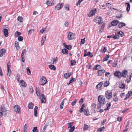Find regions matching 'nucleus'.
<instances>
[{
  "mask_svg": "<svg viewBox=\"0 0 132 132\" xmlns=\"http://www.w3.org/2000/svg\"><path fill=\"white\" fill-rule=\"evenodd\" d=\"M105 99L104 97L102 95H100L98 97V100L99 102H100L102 105L105 104L106 102L105 101Z\"/></svg>",
  "mask_w": 132,
  "mask_h": 132,
  "instance_id": "f257e3e1",
  "label": "nucleus"
},
{
  "mask_svg": "<svg viewBox=\"0 0 132 132\" xmlns=\"http://www.w3.org/2000/svg\"><path fill=\"white\" fill-rule=\"evenodd\" d=\"M32 131V132H39L37 129V127H34Z\"/></svg>",
  "mask_w": 132,
  "mask_h": 132,
  "instance_id": "09e8293b",
  "label": "nucleus"
},
{
  "mask_svg": "<svg viewBox=\"0 0 132 132\" xmlns=\"http://www.w3.org/2000/svg\"><path fill=\"white\" fill-rule=\"evenodd\" d=\"M132 95V91H128V92L126 94V97L124 99L125 100L128 99L129 98V97L130 96H131Z\"/></svg>",
  "mask_w": 132,
  "mask_h": 132,
  "instance_id": "dca6fc26",
  "label": "nucleus"
},
{
  "mask_svg": "<svg viewBox=\"0 0 132 132\" xmlns=\"http://www.w3.org/2000/svg\"><path fill=\"white\" fill-rule=\"evenodd\" d=\"M94 21L96 22V23H98L99 24L102 23L103 22V20L102 18L100 17L98 19V20L96 19H94Z\"/></svg>",
  "mask_w": 132,
  "mask_h": 132,
  "instance_id": "ddd939ff",
  "label": "nucleus"
},
{
  "mask_svg": "<svg viewBox=\"0 0 132 132\" xmlns=\"http://www.w3.org/2000/svg\"><path fill=\"white\" fill-rule=\"evenodd\" d=\"M119 87L122 89H124L126 87V85L124 83H122L121 84H119Z\"/></svg>",
  "mask_w": 132,
  "mask_h": 132,
  "instance_id": "cd10ccee",
  "label": "nucleus"
},
{
  "mask_svg": "<svg viewBox=\"0 0 132 132\" xmlns=\"http://www.w3.org/2000/svg\"><path fill=\"white\" fill-rule=\"evenodd\" d=\"M117 64V60L114 61L112 64V66L113 67H115Z\"/></svg>",
  "mask_w": 132,
  "mask_h": 132,
  "instance_id": "c03bdc74",
  "label": "nucleus"
},
{
  "mask_svg": "<svg viewBox=\"0 0 132 132\" xmlns=\"http://www.w3.org/2000/svg\"><path fill=\"white\" fill-rule=\"evenodd\" d=\"M69 23V22L66 21L64 23V25L65 27H68Z\"/></svg>",
  "mask_w": 132,
  "mask_h": 132,
  "instance_id": "052dcab7",
  "label": "nucleus"
},
{
  "mask_svg": "<svg viewBox=\"0 0 132 132\" xmlns=\"http://www.w3.org/2000/svg\"><path fill=\"white\" fill-rule=\"evenodd\" d=\"M75 34L71 32H69L67 35L68 40H70L74 39L75 38Z\"/></svg>",
  "mask_w": 132,
  "mask_h": 132,
  "instance_id": "20e7f679",
  "label": "nucleus"
},
{
  "mask_svg": "<svg viewBox=\"0 0 132 132\" xmlns=\"http://www.w3.org/2000/svg\"><path fill=\"white\" fill-rule=\"evenodd\" d=\"M101 66L100 65L97 64L95 65L93 68V70H98L100 68Z\"/></svg>",
  "mask_w": 132,
  "mask_h": 132,
  "instance_id": "bb28decb",
  "label": "nucleus"
},
{
  "mask_svg": "<svg viewBox=\"0 0 132 132\" xmlns=\"http://www.w3.org/2000/svg\"><path fill=\"white\" fill-rule=\"evenodd\" d=\"M110 57V56L109 55H106L102 60V61L104 62L107 61L109 59Z\"/></svg>",
  "mask_w": 132,
  "mask_h": 132,
  "instance_id": "2f4dec72",
  "label": "nucleus"
},
{
  "mask_svg": "<svg viewBox=\"0 0 132 132\" xmlns=\"http://www.w3.org/2000/svg\"><path fill=\"white\" fill-rule=\"evenodd\" d=\"M23 39V38L21 36H20L18 37V39L19 41H22Z\"/></svg>",
  "mask_w": 132,
  "mask_h": 132,
  "instance_id": "338daca9",
  "label": "nucleus"
},
{
  "mask_svg": "<svg viewBox=\"0 0 132 132\" xmlns=\"http://www.w3.org/2000/svg\"><path fill=\"white\" fill-rule=\"evenodd\" d=\"M21 34L20 32L16 31L15 33L14 36L15 37H17L19 36H20Z\"/></svg>",
  "mask_w": 132,
  "mask_h": 132,
  "instance_id": "e433bc0d",
  "label": "nucleus"
},
{
  "mask_svg": "<svg viewBox=\"0 0 132 132\" xmlns=\"http://www.w3.org/2000/svg\"><path fill=\"white\" fill-rule=\"evenodd\" d=\"M121 72L122 77L125 78L126 77L128 73L127 71V70H124Z\"/></svg>",
  "mask_w": 132,
  "mask_h": 132,
  "instance_id": "4468645a",
  "label": "nucleus"
},
{
  "mask_svg": "<svg viewBox=\"0 0 132 132\" xmlns=\"http://www.w3.org/2000/svg\"><path fill=\"white\" fill-rule=\"evenodd\" d=\"M46 35H45L44 37H43L42 40L41 41V45L42 46L43 45L44 43V42L46 40Z\"/></svg>",
  "mask_w": 132,
  "mask_h": 132,
  "instance_id": "5701e85b",
  "label": "nucleus"
},
{
  "mask_svg": "<svg viewBox=\"0 0 132 132\" xmlns=\"http://www.w3.org/2000/svg\"><path fill=\"white\" fill-rule=\"evenodd\" d=\"M103 84L102 82H100L96 86V88L98 89L99 90H100L101 89V87Z\"/></svg>",
  "mask_w": 132,
  "mask_h": 132,
  "instance_id": "aec40b11",
  "label": "nucleus"
},
{
  "mask_svg": "<svg viewBox=\"0 0 132 132\" xmlns=\"http://www.w3.org/2000/svg\"><path fill=\"white\" fill-rule=\"evenodd\" d=\"M96 9H95L92 10L89 13L88 16L89 17H92L95 14L96 12Z\"/></svg>",
  "mask_w": 132,
  "mask_h": 132,
  "instance_id": "f8f14e48",
  "label": "nucleus"
},
{
  "mask_svg": "<svg viewBox=\"0 0 132 132\" xmlns=\"http://www.w3.org/2000/svg\"><path fill=\"white\" fill-rule=\"evenodd\" d=\"M34 104L31 102L28 105V107L29 109H32L33 108Z\"/></svg>",
  "mask_w": 132,
  "mask_h": 132,
  "instance_id": "f704fd0d",
  "label": "nucleus"
},
{
  "mask_svg": "<svg viewBox=\"0 0 132 132\" xmlns=\"http://www.w3.org/2000/svg\"><path fill=\"white\" fill-rule=\"evenodd\" d=\"M7 76H10L11 75V71L10 69H7Z\"/></svg>",
  "mask_w": 132,
  "mask_h": 132,
  "instance_id": "a18cd8bd",
  "label": "nucleus"
},
{
  "mask_svg": "<svg viewBox=\"0 0 132 132\" xmlns=\"http://www.w3.org/2000/svg\"><path fill=\"white\" fill-rule=\"evenodd\" d=\"M106 105L107 106V107L104 109V110L106 111L109 110L110 109V106H111V104L110 103H108L106 104Z\"/></svg>",
  "mask_w": 132,
  "mask_h": 132,
  "instance_id": "c9c22d12",
  "label": "nucleus"
},
{
  "mask_svg": "<svg viewBox=\"0 0 132 132\" xmlns=\"http://www.w3.org/2000/svg\"><path fill=\"white\" fill-rule=\"evenodd\" d=\"M20 106L18 105H16L14 107V111L16 112V113H20Z\"/></svg>",
  "mask_w": 132,
  "mask_h": 132,
  "instance_id": "6e6552de",
  "label": "nucleus"
},
{
  "mask_svg": "<svg viewBox=\"0 0 132 132\" xmlns=\"http://www.w3.org/2000/svg\"><path fill=\"white\" fill-rule=\"evenodd\" d=\"M64 4L60 3L57 4L55 7V9L56 10H59L62 8L63 5Z\"/></svg>",
  "mask_w": 132,
  "mask_h": 132,
  "instance_id": "423d86ee",
  "label": "nucleus"
},
{
  "mask_svg": "<svg viewBox=\"0 0 132 132\" xmlns=\"http://www.w3.org/2000/svg\"><path fill=\"white\" fill-rule=\"evenodd\" d=\"M11 63L10 61L8 62L7 64V69H10L11 67Z\"/></svg>",
  "mask_w": 132,
  "mask_h": 132,
  "instance_id": "8fccbe9b",
  "label": "nucleus"
},
{
  "mask_svg": "<svg viewBox=\"0 0 132 132\" xmlns=\"http://www.w3.org/2000/svg\"><path fill=\"white\" fill-rule=\"evenodd\" d=\"M102 104L101 103L99 102V103L97 104V109H99L101 107V106H102Z\"/></svg>",
  "mask_w": 132,
  "mask_h": 132,
  "instance_id": "4d7b16f0",
  "label": "nucleus"
},
{
  "mask_svg": "<svg viewBox=\"0 0 132 132\" xmlns=\"http://www.w3.org/2000/svg\"><path fill=\"white\" fill-rule=\"evenodd\" d=\"M112 36V38L114 39H118L119 37V35L117 34H116L115 35L113 34Z\"/></svg>",
  "mask_w": 132,
  "mask_h": 132,
  "instance_id": "473e14b6",
  "label": "nucleus"
},
{
  "mask_svg": "<svg viewBox=\"0 0 132 132\" xmlns=\"http://www.w3.org/2000/svg\"><path fill=\"white\" fill-rule=\"evenodd\" d=\"M71 74V72H69L68 73H65L64 75V77L65 79H67L70 77Z\"/></svg>",
  "mask_w": 132,
  "mask_h": 132,
  "instance_id": "393cba45",
  "label": "nucleus"
},
{
  "mask_svg": "<svg viewBox=\"0 0 132 132\" xmlns=\"http://www.w3.org/2000/svg\"><path fill=\"white\" fill-rule=\"evenodd\" d=\"M26 50L25 49H23L22 51L21 54L22 60L23 62H25V55L26 54Z\"/></svg>",
  "mask_w": 132,
  "mask_h": 132,
  "instance_id": "39448f33",
  "label": "nucleus"
},
{
  "mask_svg": "<svg viewBox=\"0 0 132 132\" xmlns=\"http://www.w3.org/2000/svg\"><path fill=\"white\" fill-rule=\"evenodd\" d=\"M49 68L51 70H55L56 69V68L53 65H49Z\"/></svg>",
  "mask_w": 132,
  "mask_h": 132,
  "instance_id": "4c0bfd02",
  "label": "nucleus"
},
{
  "mask_svg": "<svg viewBox=\"0 0 132 132\" xmlns=\"http://www.w3.org/2000/svg\"><path fill=\"white\" fill-rule=\"evenodd\" d=\"M110 83L109 81H106L104 84V86L105 87H106L109 85Z\"/></svg>",
  "mask_w": 132,
  "mask_h": 132,
  "instance_id": "ea45409f",
  "label": "nucleus"
},
{
  "mask_svg": "<svg viewBox=\"0 0 132 132\" xmlns=\"http://www.w3.org/2000/svg\"><path fill=\"white\" fill-rule=\"evenodd\" d=\"M23 19V18L21 16H19L18 17L17 20L18 21H19L20 22H22Z\"/></svg>",
  "mask_w": 132,
  "mask_h": 132,
  "instance_id": "49530a36",
  "label": "nucleus"
},
{
  "mask_svg": "<svg viewBox=\"0 0 132 132\" xmlns=\"http://www.w3.org/2000/svg\"><path fill=\"white\" fill-rule=\"evenodd\" d=\"M19 84L23 87H24L26 86L27 84L23 80L20 81L19 82Z\"/></svg>",
  "mask_w": 132,
  "mask_h": 132,
  "instance_id": "f3484780",
  "label": "nucleus"
},
{
  "mask_svg": "<svg viewBox=\"0 0 132 132\" xmlns=\"http://www.w3.org/2000/svg\"><path fill=\"white\" fill-rule=\"evenodd\" d=\"M88 125L85 124L84 125V127L83 128V129L84 130H88Z\"/></svg>",
  "mask_w": 132,
  "mask_h": 132,
  "instance_id": "37998d69",
  "label": "nucleus"
},
{
  "mask_svg": "<svg viewBox=\"0 0 132 132\" xmlns=\"http://www.w3.org/2000/svg\"><path fill=\"white\" fill-rule=\"evenodd\" d=\"M104 129L105 127H104L100 128L98 129L96 132H101L102 131L104 130Z\"/></svg>",
  "mask_w": 132,
  "mask_h": 132,
  "instance_id": "58836bf2",
  "label": "nucleus"
},
{
  "mask_svg": "<svg viewBox=\"0 0 132 132\" xmlns=\"http://www.w3.org/2000/svg\"><path fill=\"white\" fill-rule=\"evenodd\" d=\"M83 100H84L83 98H81L80 99V100L79 101V103L80 104H81L83 102Z\"/></svg>",
  "mask_w": 132,
  "mask_h": 132,
  "instance_id": "774afa93",
  "label": "nucleus"
},
{
  "mask_svg": "<svg viewBox=\"0 0 132 132\" xmlns=\"http://www.w3.org/2000/svg\"><path fill=\"white\" fill-rule=\"evenodd\" d=\"M39 88L37 87L36 88V91L37 95L39 98H40V93L39 92Z\"/></svg>",
  "mask_w": 132,
  "mask_h": 132,
  "instance_id": "4be33fe9",
  "label": "nucleus"
},
{
  "mask_svg": "<svg viewBox=\"0 0 132 132\" xmlns=\"http://www.w3.org/2000/svg\"><path fill=\"white\" fill-rule=\"evenodd\" d=\"M6 52V51L5 49H1L0 51V57H1L4 55Z\"/></svg>",
  "mask_w": 132,
  "mask_h": 132,
  "instance_id": "2eb2a0df",
  "label": "nucleus"
},
{
  "mask_svg": "<svg viewBox=\"0 0 132 132\" xmlns=\"http://www.w3.org/2000/svg\"><path fill=\"white\" fill-rule=\"evenodd\" d=\"M68 51L66 49H63L62 50V52L64 54H67L68 53Z\"/></svg>",
  "mask_w": 132,
  "mask_h": 132,
  "instance_id": "72a5a7b5",
  "label": "nucleus"
},
{
  "mask_svg": "<svg viewBox=\"0 0 132 132\" xmlns=\"http://www.w3.org/2000/svg\"><path fill=\"white\" fill-rule=\"evenodd\" d=\"M27 125L26 124L24 125V129H23L24 131V132H26L25 131L27 129Z\"/></svg>",
  "mask_w": 132,
  "mask_h": 132,
  "instance_id": "0e129e2a",
  "label": "nucleus"
},
{
  "mask_svg": "<svg viewBox=\"0 0 132 132\" xmlns=\"http://www.w3.org/2000/svg\"><path fill=\"white\" fill-rule=\"evenodd\" d=\"M87 53L88 54V56L90 57H93V54L90 52H89Z\"/></svg>",
  "mask_w": 132,
  "mask_h": 132,
  "instance_id": "6e6d98bb",
  "label": "nucleus"
},
{
  "mask_svg": "<svg viewBox=\"0 0 132 132\" xmlns=\"http://www.w3.org/2000/svg\"><path fill=\"white\" fill-rule=\"evenodd\" d=\"M0 116H6L7 113L6 112L7 110L5 109V107L4 106H2L0 109Z\"/></svg>",
  "mask_w": 132,
  "mask_h": 132,
  "instance_id": "f03ea898",
  "label": "nucleus"
},
{
  "mask_svg": "<svg viewBox=\"0 0 132 132\" xmlns=\"http://www.w3.org/2000/svg\"><path fill=\"white\" fill-rule=\"evenodd\" d=\"M105 72V70L104 69H102L98 70L97 72L98 76H101L103 75Z\"/></svg>",
  "mask_w": 132,
  "mask_h": 132,
  "instance_id": "a211bd4d",
  "label": "nucleus"
},
{
  "mask_svg": "<svg viewBox=\"0 0 132 132\" xmlns=\"http://www.w3.org/2000/svg\"><path fill=\"white\" fill-rule=\"evenodd\" d=\"M76 61L74 60L71 61V66L74 65L76 64Z\"/></svg>",
  "mask_w": 132,
  "mask_h": 132,
  "instance_id": "a19ab883",
  "label": "nucleus"
},
{
  "mask_svg": "<svg viewBox=\"0 0 132 132\" xmlns=\"http://www.w3.org/2000/svg\"><path fill=\"white\" fill-rule=\"evenodd\" d=\"M70 129L69 130V132H72L75 129V127L74 126H73L72 127L70 128Z\"/></svg>",
  "mask_w": 132,
  "mask_h": 132,
  "instance_id": "de8ad7c7",
  "label": "nucleus"
},
{
  "mask_svg": "<svg viewBox=\"0 0 132 132\" xmlns=\"http://www.w3.org/2000/svg\"><path fill=\"white\" fill-rule=\"evenodd\" d=\"M112 94L110 90L105 91V96L107 99H109L112 97Z\"/></svg>",
  "mask_w": 132,
  "mask_h": 132,
  "instance_id": "7ed1b4c3",
  "label": "nucleus"
},
{
  "mask_svg": "<svg viewBox=\"0 0 132 132\" xmlns=\"http://www.w3.org/2000/svg\"><path fill=\"white\" fill-rule=\"evenodd\" d=\"M42 80L40 83V85H44L46 84L47 81L45 77L42 76Z\"/></svg>",
  "mask_w": 132,
  "mask_h": 132,
  "instance_id": "0eeeda50",
  "label": "nucleus"
},
{
  "mask_svg": "<svg viewBox=\"0 0 132 132\" xmlns=\"http://www.w3.org/2000/svg\"><path fill=\"white\" fill-rule=\"evenodd\" d=\"M113 100L115 102H117L118 100V98L117 97H114Z\"/></svg>",
  "mask_w": 132,
  "mask_h": 132,
  "instance_id": "e2e57ef3",
  "label": "nucleus"
},
{
  "mask_svg": "<svg viewBox=\"0 0 132 132\" xmlns=\"http://www.w3.org/2000/svg\"><path fill=\"white\" fill-rule=\"evenodd\" d=\"M119 23V21L118 20H114L112 21L111 23L109 24V27H111L112 26H116Z\"/></svg>",
  "mask_w": 132,
  "mask_h": 132,
  "instance_id": "1a4fd4ad",
  "label": "nucleus"
},
{
  "mask_svg": "<svg viewBox=\"0 0 132 132\" xmlns=\"http://www.w3.org/2000/svg\"><path fill=\"white\" fill-rule=\"evenodd\" d=\"M64 7L65 10L67 11H68L69 10V8L68 5H65Z\"/></svg>",
  "mask_w": 132,
  "mask_h": 132,
  "instance_id": "69168bd1",
  "label": "nucleus"
},
{
  "mask_svg": "<svg viewBox=\"0 0 132 132\" xmlns=\"http://www.w3.org/2000/svg\"><path fill=\"white\" fill-rule=\"evenodd\" d=\"M106 119H105L103 121H102L101 122V126H102L104 124L105 122H106Z\"/></svg>",
  "mask_w": 132,
  "mask_h": 132,
  "instance_id": "680f3d73",
  "label": "nucleus"
},
{
  "mask_svg": "<svg viewBox=\"0 0 132 132\" xmlns=\"http://www.w3.org/2000/svg\"><path fill=\"white\" fill-rule=\"evenodd\" d=\"M3 29V31L4 33V35L5 37H7L8 36V31L7 29L4 28Z\"/></svg>",
  "mask_w": 132,
  "mask_h": 132,
  "instance_id": "6ab92c4d",
  "label": "nucleus"
},
{
  "mask_svg": "<svg viewBox=\"0 0 132 132\" xmlns=\"http://www.w3.org/2000/svg\"><path fill=\"white\" fill-rule=\"evenodd\" d=\"M85 106V105L84 104H83L79 110V112L80 113H82L84 111V108Z\"/></svg>",
  "mask_w": 132,
  "mask_h": 132,
  "instance_id": "c756f323",
  "label": "nucleus"
},
{
  "mask_svg": "<svg viewBox=\"0 0 132 132\" xmlns=\"http://www.w3.org/2000/svg\"><path fill=\"white\" fill-rule=\"evenodd\" d=\"M84 113L85 115L87 116H89L90 114L89 111L87 109L84 110Z\"/></svg>",
  "mask_w": 132,
  "mask_h": 132,
  "instance_id": "b1692460",
  "label": "nucleus"
},
{
  "mask_svg": "<svg viewBox=\"0 0 132 132\" xmlns=\"http://www.w3.org/2000/svg\"><path fill=\"white\" fill-rule=\"evenodd\" d=\"M118 34H119L121 37L123 36L124 34L122 31H120L118 32Z\"/></svg>",
  "mask_w": 132,
  "mask_h": 132,
  "instance_id": "5fc2aeb1",
  "label": "nucleus"
},
{
  "mask_svg": "<svg viewBox=\"0 0 132 132\" xmlns=\"http://www.w3.org/2000/svg\"><path fill=\"white\" fill-rule=\"evenodd\" d=\"M38 108L37 106H35L34 109V116L35 117L37 116V110L38 109Z\"/></svg>",
  "mask_w": 132,
  "mask_h": 132,
  "instance_id": "a878e982",
  "label": "nucleus"
},
{
  "mask_svg": "<svg viewBox=\"0 0 132 132\" xmlns=\"http://www.w3.org/2000/svg\"><path fill=\"white\" fill-rule=\"evenodd\" d=\"M27 72L28 75H30L31 74V71L30 69L28 67L27 68Z\"/></svg>",
  "mask_w": 132,
  "mask_h": 132,
  "instance_id": "bf43d9fd",
  "label": "nucleus"
},
{
  "mask_svg": "<svg viewBox=\"0 0 132 132\" xmlns=\"http://www.w3.org/2000/svg\"><path fill=\"white\" fill-rule=\"evenodd\" d=\"M126 4L127 5L126 10L127 11V12H128L130 10V4L128 3H126Z\"/></svg>",
  "mask_w": 132,
  "mask_h": 132,
  "instance_id": "c85d7f7f",
  "label": "nucleus"
},
{
  "mask_svg": "<svg viewBox=\"0 0 132 132\" xmlns=\"http://www.w3.org/2000/svg\"><path fill=\"white\" fill-rule=\"evenodd\" d=\"M118 25L119 28H120L123 26H126V24L123 22H119V23H118Z\"/></svg>",
  "mask_w": 132,
  "mask_h": 132,
  "instance_id": "412c9836",
  "label": "nucleus"
},
{
  "mask_svg": "<svg viewBox=\"0 0 132 132\" xmlns=\"http://www.w3.org/2000/svg\"><path fill=\"white\" fill-rule=\"evenodd\" d=\"M122 14H118L116 15V17L117 18H120L122 17Z\"/></svg>",
  "mask_w": 132,
  "mask_h": 132,
  "instance_id": "13d9d810",
  "label": "nucleus"
},
{
  "mask_svg": "<svg viewBox=\"0 0 132 132\" xmlns=\"http://www.w3.org/2000/svg\"><path fill=\"white\" fill-rule=\"evenodd\" d=\"M15 46L16 48V49L18 50L20 48V46L19 45V44L18 43V42L16 41L15 42Z\"/></svg>",
  "mask_w": 132,
  "mask_h": 132,
  "instance_id": "7c9ffc66",
  "label": "nucleus"
},
{
  "mask_svg": "<svg viewBox=\"0 0 132 132\" xmlns=\"http://www.w3.org/2000/svg\"><path fill=\"white\" fill-rule=\"evenodd\" d=\"M65 47L67 49L70 50L71 49L72 46L70 45H67L66 46H65Z\"/></svg>",
  "mask_w": 132,
  "mask_h": 132,
  "instance_id": "3c124183",
  "label": "nucleus"
},
{
  "mask_svg": "<svg viewBox=\"0 0 132 132\" xmlns=\"http://www.w3.org/2000/svg\"><path fill=\"white\" fill-rule=\"evenodd\" d=\"M40 98H39L41 100V102L42 103H45L46 102V98L45 96L43 94L40 95Z\"/></svg>",
  "mask_w": 132,
  "mask_h": 132,
  "instance_id": "9d476101",
  "label": "nucleus"
},
{
  "mask_svg": "<svg viewBox=\"0 0 132 132\" xmlns=\"http://www.w3.org/2000/svg\"><path fill=\"white\" fill-rule=\"evenodd\" d=\"M68 128L72 127V126L74 125V122H70L68 123Z\"/></svg>",
  "mask_w": 132,
  "mask_h": 132,
  "instance_id": "79ce46f5",
  "label": "nucleus"
},
{
  "mask_svg": "<svg viewBox=\"0 0 132 132\" xmlns=\"http://www.w3.org/2000/svg\"><path fill=\"white\" fill-rule=\"evenodd\" d=\"M34 32V29H32L29 30L28 31V35H31V33Z\"/></svg>",
  "mask_w": 132,
  "mask_h": 132,
  "instance_id": "864d4df0",
  "label": "nucleus"
},
{
  "mask_svg": "<svg viewBox=\"0 0 132 132\" xmlns=\"http://www.w3.org/2000/svg\"><path fill=\"white\" fill-rule=\"evenodd\" d=\"M114 75L116 77L119 78H121L122 77L121 72L119 71H116L114 73Z\"/></svg>",
  "mask_w": 132,
  "mask_h": 132,
  "instance_id": "9b49d317",
  "label": "nucleus"
},
{
  "mask_svg": "<svg viewBox=\"0 0 132 132\" xmlns=\"http://www.w3.org/2000/svg\"><path fill=\"white\" fill-rule=\"evenodd\" d=\"M53 3V1H48L47 2V4L48 6L52 5V4Z\"/></svg>",
  "mask_w": 132,
  "mask_h": 132,
  "instance_id": "603ef678",
  "label": "nucleus"
}]
</instances>
